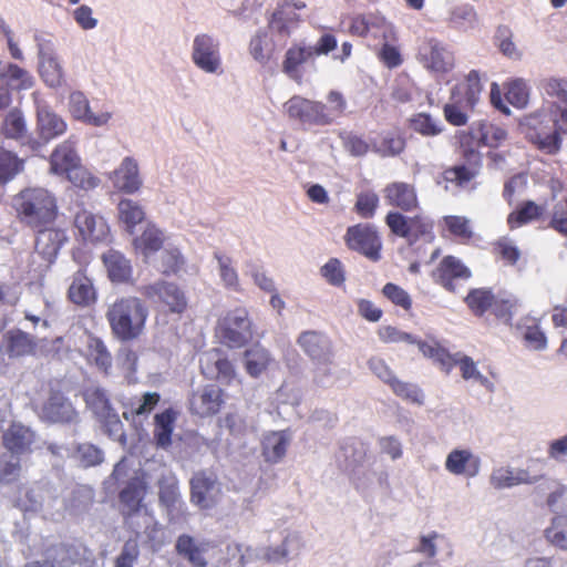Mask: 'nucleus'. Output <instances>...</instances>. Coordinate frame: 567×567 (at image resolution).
<instances>
[{
  "instance_id": "1",
  "label": "nucleus",
  "mask_w": 567,
  "mask_h": 567,
  "mask_svg": "<svg viewBox=\"0 0 567 567\" xmlns=\"http://www.w3.org/2000/svg\"><path fill=\"white\" fill-rule=\"evenodd\" d=\"M543 105L526 120L535 131L536 143L554 154L560 148V134L567 133V80L550 78L542 82Z\"/></svg>"
},
{
  "instance_id": "2",
  "label": "nucleus",
  "mask_w": 567,
  "mask_h": 567,
  "mask_svg": "<svg viewBox=\"0 0 567 567\" xmlns=\"http://www.w3.org/2000/svg\"><path fill=\"white\" fill-rule=\"evenodd\" d=\"M147 316V307L137 297L116 299L106 311L113 334L122 341L137 339L144 331Z\"/></svg>"
},
{
  "instance_id": "3",
  "label": "nucleus",
  "mask_w": 567,
  "mask_h": 567,
  "mask_svg": "<svg viewBox=\"0 0 567 567\" xmlns=\"http://www.w3.org/2000/svg\"><path fill=\"white\" fill-rule=\"evenodd\" d=\"M12 206L21 223L37 228L53 221L58 214L56 199L42 187H28L12 199Z\"/></svg>"
},
{
  "instance_id": "4",
  "label": "nucleus",
  "mask_w": 567,
  "mask_h": 567,
  "mask_svg": "<svg viewBox=\"0 0 567 567\" xmlns=\"http://www.w3.org/2000/svg\"><path fill=\"white\" fill-rule=\"evenodd\" d=\"M146 484L141 478H133L120 493L122 513L126 522L136 532L156 525L154 516L143 503Z\"/></svg>"
},
{
  "instance_id": "5",
  "label": "nucleus",
  "mask_w": 567,
  "mask_h": 567,
  "mask_svg": "<svg viewBox=\"0 0 567 567\" xmlns=\"http://www.w3.org/2000/svg\"><path fill=\"white\" fill-rule=\"evenodd\" d=\"M216 334L229 348H241L252 339V322L245 308H236L218 320Z\"/></svg>"
},
{
  "instance_id": "6",
  "label": "nucleus",
  "mask_w": 567,
  "mask_h": 567,
  "mask_svg": "<svg viewBox=\"0 0 567 567\" xmlns=\"http://www.w3.org/2000/svg\"><path fill=\"white\" fill-rule=\"evenodd\" d=\"M34 41L38 50L40 78L51 89L61 87L65 83V72L53 44L39 33L34 34Z\"/></svg>"
},
{
  "instance_id": "7",
  "label": "nucleus",
  "mask_w": 567,
  "mask_h": 567,
  "mask_svg": "<svg viewBox=\"0 0 567 567\" xmlns=\"http://www.w3.org/2000/svg\"><path fill=\"white\" fill-rule=\"evenodd\" d=\"M192 61L203 72L220 75L223 62L219 42L208 34H197L192 43Z\"/></svg>"
},
{
  "instance_id": "8",
  "label": "nucleus",
  "mask_w": 567,
  "mask_h": 567,
  "mask_svg": "<svg viewBox=\"0 0 567 567\" xmlns=\"http://www.w3.org/2000/svg\"><path fill=\"white\" fill-rule=\"evenodd\" d=\"M221 493L220 483L213 472L199 471L190 480V501L202 509L216 505Z\"/></svg>"
},
{
  "instance_id": "9",
  "label": "nucleus",
  "mask_w": 567,
  "mask_h": 567,
  "mask_svg": "<svg viewBox=\"0 0 567 567\" xmlns=\"http://www.w3.org/2000/svg\"><path fill=\"white\" fill-rule=\"evenodd\" d=\"M39 437L37 433L29 426L12 422L2 435L3 446L7 452L18 454L25 457L39 446Z\"/></svg>"
},
{
  "instance_id": "10",
  "label": "nucleus",
  "mask_w": 567,
  "mask_h": 567,
  "mask_svg": "<svg viewBox=\"0 0 567 567\" xmlns=\"http://www.w3.org/2000/svg\"><path fill=\"white\" fill-rule=\"evenodd\" d=\"M346 243L350 249L358 250L372 260H378L381 240L371 225H355L349 227Z\"/></svg>"
},
{
  "instance_id": "11",
  "label": "nucleus",
  "mask_w": 567,
  "mask_h": 567,
  "mask_svg": "<svg viewBox=\"0 0 567 567\" xmlns=\"http://www.w3.org/2000/svg\"><path fill=\"white\" fill-rule=\"evenodd\" d=\"M419 61L434 72H447L454 64V58L446 47L435 39H426L419 48Z\"/></svg>"
},
{
  "instance_id": "12",
  "label": "nucleus",
  "mask_w": 567,
  "mask_h": 567,
  "mask_svg": "<svg viewBox=\"0 0 567 567\" xmlns=\"http://www.w3.org/2000/svg\"><path fill=\"white\" fill-rule=\"evenodd\" d=\"M286 112L292 118L303 123L327 125L331 123V116L326 115V104L312 102L300 96H293L286 103Z\"/></svg>"
},
{
  "instance_id": "13",
  "label": "nucleus",
  "mask_w": 567,
  "mask_h": 567,
  "mask_svg": "<svg viewBox=\"0 0 567 567\" xmlns=\"http://www.w3.org/2000/svg\"><path fill=\"white\" fill-rule=\"evenodd\" d=\"M69 110L75 120L96 127L107 126L113 116V113L107 110L93 112L89 100L80 91L70 94Z\"/></svg>"
},
{
  "instance_id": "14",
  "label": "nucleus",
  "mask_w": 567,
  "mask_h": 567,
  "mask_svg": "<svg viewBox=\"0 0 567 567\" xmlns=\"http://www.w3.org/2000/svg\"><path fill=\"white\" fill-rule=\"evenodd\" d=\"M298 346L313 363L328 361L334 357L331 340L321 332L308 330L300 333Z\"/></svg>"
},
{
  "instance_id": "15",
  "label": "nucleus",
  "mask_w": 567,
  "mask_h": 567,
  "mask_svg": "<svg viewBox=\"0 0 567 567\" xmlns=\"http://www.w3.org/2000/svg\"><path fill=\"white\" fill-rule=\"evenodd\" d=\"M113 186L126 194L136 193L142 186L138 163L135 158L126 156L116 169L109 174Z\"/></svg>"
},
{
  "instance_id": "16",
  "label": "nucleus",
  "mask_w": 567,
  "mask_h": 567,
  "mask_svg": "<svg viewBox=\"0 0 567 567\" xmlns=\"http://www.w3.org/2000/svg\"><path fill=\"white\" fill-rule=\"evenodd\" d=\"M287 40H278L277 32L269 31L268 25L259 29L249 42V53L252 59L265 65L271 59L277 49L286 45Z\"/></svg>"
},
{
  "instance_id": "17",
  "label": "nucleus",
  "mask_w": 567,
  "mask_h": 567,
  "mask_svg": "<svg viewBox=\"0 0 567 567\" xmlns=\"http://www.w3.org/2000/svg\"><path fill=\"white\" fill-rule=\"evenodd\" d=\"M41 417L52 423L76 424L79 413L60 393H52L42 406Z\"/></svg>"
},
{
  "instance_id": "18",
  "label": "nucleus",
  "mask_w": 567,
  "mask_h": 567,
  "mask_svg": "<svg viewBox=\"0 0 567 567\" xmlns=\"http://www.w3.org/2000/svg\"><path fill=\"white\" fill-rule=\"evenodd\" d=\"M66 128V122L49 106L37 105V133L43 143L61 136Z\"/></svg>"
},
{
  "instance_id": "19",
  "label": "nucleus",
  "mask_w": 567,
  "mask_h": 567,
  "mask_svg": "<svg viewBox=\"0 0 567 567\" xmlns=\"http://www.w3.org/2000/svg\"><path fill=\"white\" fill-rule=\"evenodd\" d=\"M140 290L150 299L158 297V299L167 305L174 312H182L186 307V299L183 291L174 284L161 281L144 286Z\"/></svg>"
},
{
  "instance_id": "20",
  "label": "nucleus",
  "mask_w": 567,
  "mask_h": 567,
  "mask_svg": "<svg viewBox=\"0 0 567 567\" xmlns=\"http://www.w3.org/2000/svg\"><path fill=\"white\" fill-rule=\"evenodd\" d=\"M74 226L84 240L100 241L107 235V226L101 216L81 208L75 213Z\"/></svg>"
},
{
  "instance_id": "21",
  "label": "nucleus",
  "mask_w": 567,
  "mask_h": 567,
  "mask_svg": "<svg viewBox=\"0 0 567 567\" xmlns=\"http://www.w3.org/2000/svg\"><path fill=\"white\" fill-rule=\"evenodd\" d=\"M75 141L70 137L56 145L50 155L51 174L66 175L81 162V158L75 150Z\"/></svg>"
},
{
  "instance_id": "22",
  "label": "nucleus",
  "mask_w": 567,
  "mask_h": 567,
  "mask_svg": "<svg viewBox=\"0 0 567 567\" xmlns=\"http://www.w3.org/2000/svg\"><path fill=\"white\" fill-rule=\"evenodd\" d=\"M444 465L453 475L473 477L478 473L480 460L468 449H454L447 454Z\"/></svg>"
},
{
  "instance_id": "23",
  "label": "nucleus",
  "mask_w": 567,
  "mask_h": 567,
  "mask_svg": "<svg viewBox=\"0 0 567 567\" xmlns=\"http://www.w3.org/2000/svg\"><path fill=\"white\" fill-rule=\"evenodd\" d=\"M292 0H285L271 14L268 21V28L271 32H277L278 40H288L296 28L299 16L291 7Z\"/></svg>"
},
{
  "instance_id": "24",
  "label": "nucleus",
  "mask_w": 567,
  "mask_h": 567,
  "mask_svg": "<svg viewBox=\"0 0 567 567\" xmlns=\"http://www.w3.org/2000/svg\"><path fill=\"white\" fill-rule=\"evenodd\" d=\"M68 241L62 229L47 228L40 230L35 238V251L48 262L52 264L61 247Z\"/></svg>"
},
{
  "instance_id": "25",
  "label": "nucleus",
  "mask_w": 567,
  "mask_h": 567,
  "mask_svg": "<svg viewBox=\"0 0 567 567\" xmlns=\"http://www.w3.org/2000/svg\"><path fill=\"white\" fill-rule=\"evenodd\" d=\"M385 202L402 210L409 212L417 206V196L413 185L404 182H393L383 189Z\"/></svg>"
},
{
  "instance_id": "26",
  "label": "nucleus",
  "mask_w": 567,
  "mask_h": 567,
  "mask_svg": "<svg viewBox=\"0 0 567 567\" xmlns=\"http://www.w3.org/2000/svg\"><path fill=\"white\" fill-rule=\"evenodd\" d=\"M223 404L221 390L216 385H207L194 393L190 399V410L200 416L217 413Z\"/></svg>"
},
{
  "instance_id": "27",
  "label": "nucleus",
  "mask_w": 567,
  "mask_h": 567,
  "mask_svg": "<svg viewBox=\"0 0 567 567\" xmlns=\"http://www.w3.org/2000/svg\"><path fill=\"white\" fill-rule=\"evenodd\" d=\"M291 442L289 431L268 432L261 441V454L265 461L276 464L286 455L287 449Z\"/></svg>"
},
{
  "instance_id": "28",
  "label": "nucleus",
  "mask_w": 567,
  "mask_h": 567,
  "mask_svg": "<svg viewBox=\"0 0 567 567\" xmlns=\"http://www.w3.org/2000/svg\"><path fill=\"white\" fill-rule=\"evenodd\" d=\"M538 480V476H532L526 470L511 467L495 468L489 476L491 485L497 489L511 488L520 484H535Z\"/></svg>"
},
{
  "instance_id": "29",
  "label": "nucleus",
  "mask_w": 567,
  "mask_h": 567,
  "mask_svg": "<svg viewBox=\"0 0 567 567\" xmlns=\"http://www.w3.org/2000/svg\"><path fill=\"white\" fill-rule=\"evenodd\" d=\"M0 134L21 144L29 140L28 124L20 109L13 107L4 115L0 124Z\"/></svg>"
},
{
  "instance_id": "30",
  "label": "nucleus",
  "mask_w": 567,
  "mask_h": 567,
  "mask_svg": "<svg viewBox=\"0 0 567 567\" xmlns=\"http://www.w3.org/2000/svg\"><path fill=\"white\" fill-rule=\"evenodd\" d=\"M470 276V270L452 256L445 257L434 272L435 280L451 292L456 290L454 279H467Z\"/></svg>"
},
{
  "instance_id": "31",
  "label": "nucleus",
  "mask_w": 567,
  "mask_h": 567,
  "mask_svg": "<svg viewBox=\"0 0 567 567\" xmlns=\"http://www.w3.org/2000/svg\"><path fill=\"white\" fill-rule=\"evenodd\" d=\"M109 278L113 282H127L133 274L131 261L120 251L110 249L102 256Z\"/></svg>"
},
{
  "instance_id": "32",
  "label": "nucleus",
  "mask_w": 567,
  "mask_h": 567,
  "mask_svg": "<svg viewBox=\"0 0 567 567\" xmlns=\"http://www.w3.org/2000/svg\"><path fill=\"white\" fill-rule=\"evenodd\" d=\"M178 555L186 558L195 567H206L204 555L209 549V543L199 542L188 535H181L176 542Z\"/></svg>"
},
{
  "instance_id": "33",
  "label": "nucleus",
  "mask_w": 567,
  "mask_h": 567,
  "mask_svg": "<svg viewBox=\"0 0 567 567\" xmlns=\"http://www.w3.org/2000/svg\"><path fill=\"white\" fill-rule=\"evenodd\" d=\"M0 80L9 90L25 91L34 84L33 76L25 69L13 63L0 61Z\"/></svg>"
},
{
  "instance_id": "34",
  "label": "nucleus",
  "mask_w": 567,
  "mask_h": 567,
  "mask_svg": "<svg viewBox=\"0 0 567 567\" xmlns=\"http://www.w3.org/2000/svg\"><path fill=\"white\" fill-rule=\"evenodd\" d=\"M34 349V339L22 330H10L3 336V350L10 358L31 354Z\"/></svg>"
},
{
  "instance_id": "35",
  "label": "nucleus",
  "mask_w": 567,
  "mask_h": 567,
  "mask_svg": "<svg viewBox=\"0 0 567 567\" xmlns=\"http://www.w3.org/2000/svg\"><path fill=\"white\" fill-rule=\"evenodd\" d=\"M27 457L4 452L0 454V483L13 484L27 472Z\"/></svg>"
},
{
  "instance_id": "36",
  "label": "nucleus",
  "mask_w": 567,
  "mask_h": 567,
  "mask_svg": "<svg viewBox=\"0 0 567 567\" xmlns=\"http://www.w3.org/2000/svg\"><path fill=\"white\" fill-rule=\"evenodd\" d=\"M69 298L79 306H89L95 300V290L92 281L82 270L76 271L72 277Z\"/></svg>"
},
{
  "instance_id": "37",
  "label": "nucleus",
  "mask_w": 567,
  "mask_h": 567,
  "mask_svg": "<svg viewBox=\"0 0 567 567\" xmlns=\"http://www.w3.org/2000/svg\"><path fill=\"white\" fill-rule=\"evenodd\" d=\"M83 399L86 408L94 414L99 420L115 412L114 408L110 402L109 394L100 386H89L83 392Z\"/></svg>"
},
{
  "instance_id": "38",
  "label": "nucleus",
  "mask_w": 567,
  "mask_h": 567,
  "mask_svg": "<svg viewBox=\"0 0 567 567\" xmlns=\"http://www.w3.org/2000/svg\"><path fill=\"white\" fill-rule=\"evenodd\" d=\"M165 236L155 225L148 224L141 236L133 240L136 251L141 252L145 258L159 250L164 244Z\"/></svg>"
},
{
  "instance_id": "39",
  "label": "nucleus",
  "mask_w": 567,
  "mask_h": 567,
  "mask_svg": "<svg viewBox=\"0 0 567 567\" xmlns=\"http://www.w3.org/2000/svg\"><path fill=\"white\" fill-rule=\"evenodd\" d=\"M158 470L159 502L166 507H174L179 499L176 480L165 466L158 464Z\"/></svg>"
},
{
  "instance_id": "40",
  "label": "nucleus",
  "mask_w": 567,
  "mask_h": 567,
  "mask_svg": "<svg viewBox=\"0 0 567 567\" xmlns=\"http://www.w3.org/2000/svg\"><path fill=\"white\" fill-rule=\"evenodd\" d=\"M175 420L176 413L171 409L155 415L154 437L158 446L166 449L171 445Z\"/></svg>"
},
{
  "instance_id": "41",
  "label": "nucleus",
  "mask_w": 567,
  "mask_h": 567,
  "mask_svg": "<svg viewBox=\"0 0 567 567\" xmlns=\"http://www.w3.org/2000/svg\"><path fill=\"white\" fill-rule=\"evenodd\" d=\"M79 558L78 550L64 544L54 545L45 553V564L49 567H71Z\"/></svg>"
},
{
  "instance_id": "42",
  "label": "nucleus",
  "mask_w": 567,
  "mask_h": 567,
  "mask_svg": "<svg viewBox=\"0 0 567 567\" xmlns=\"http://www.w3.org/2000/svg\"><path fill=\"white\" fill-rule=\"evenodd\" d=\"M453 365L460 367L462 378L464 380L481 384L486 388L491 385L488 379L480 372L476 363L473 361L472 358L460 352L452 354V367Z\"/></svg>"
},
{
  "instance_id": "43",
  "label": "nucleus",
  "mask_w": 567,
  "mask_h": 567,
  "mask_svg": "<svg viewBox=\"0 0 567 567\" xmlns=\"http://www.w3.org/2000/svg\"><path fill=\"white\" fill-rule=\"evenodd\" d=\"M118 219L125 229L132 234L133 228L140 224L145 216L141 205L132 199H122L117 205Z\"/></svg>"
},
{
  "instance_id": "44",
  "label": "nucleus",
  "mask_w": 567,
  "mask_h": 567,
  "mask_svg": "<svg viewBox=\"0 0 567 567\" xmlns=\"http://www.w3.org/2000/svg\"><path fill=\"white\" fill-rule=\"evenodd\" d=\"M462 87H454L451 92V102L444 106V116L447 122L455 126L464 125L467 122L466 106L463 97H458Z\"/></svg>"
},
{
  "instance_id": "45",
  "label": "nucleus",
  "mask_w": 567,
  "mask_h": 567,
  "mask_svg": "<svg viewBox=\"0 0 567 567\" xmlns=\"http://www.w3.org/2000/svg\"><path fill=\"white\" fill-rule=\"evenodd\" d=\"M269 352L260 347H255L245 352V367L249 375L259 377L271 363Z\"/></svg>"
},
{
  "instance_id": "46",
  "label": "nucleus",
  "mask_w": 567,
  "mask_h": 567,
  "mask_svg": "<svg viewBox=\"0 0 567 567\" xmlns=\"http://www.w3.org/2000/svg\"><path fill=\"white\" fill-rule=\"evenodd\" d=\"M23 159L14 153L0 148V185L12 181L23 169Z\"/></svg>"
},
{
  "instance_id": "47",
  "label": "nucleus",
  "mask_w": 567,
  "mask_h": 567,
  "mask_svg": "<svg viewBox=\"0 0 567 567\" xmlns=\"http://www.w3.org/2000/svg\"><path fill=\"white\" fill-rule=\"evenodd\" d=\"M87 357L100 370L107 373L112 365V357L102 340L95 337L89 338Z\"/></svg>"
},
{
  "instance_id": "48",
  "label": "nucleus",
  "mask_w": 567,
  "mask_h": 567,
  "mask_svg": "<svg viewBox=\"0 0 567 567\" xmlns=\"http://www.w3.org/2000/svg\"><path fill=\"white\" fill-rule=\"evenodd\" d=\"M214 258L217 261L218 272L223 285L235 291L240 290L238 274L233 266V261L229 257L216 251Z\"/></svg>"
},
{
  "instance_id": "49",
  "label": "nucleus",
  "mask_w": 567,
  "mask_h": 567,
  "mask_svg": "<svg viewBox=\"0 0 567 567\" xmlns=\"http://www.w3.org/2000/svg\"><path fill=\"white\" fill-rule=\"evenodd\" d=\"M410 126L413 131L423 136H436L443 131L441 120L432 117L426 113H419L410 120Z\"/></svg>"
},
{
  "instance_id": "50",
  "label": "nucleus",
  "mask_w": 567,
  "mask_h": 567,
  "mask_svg": "<svg viewBox=\"0 0 567 567\" xmlns=\"http://www.w3.org/2000/svg\"><path fill=\"white\" fill-rule=\"evenodd\" d=\"M545 536L554 546L567 550V515L555 517L546 528Z\"/></svg>"
},
{
  "instance_id": "51",
  "label": "nucleus",
  "mask_w": 567,
  "mask_h": 567,
  "mask_svg": "<svg viewBox=\"0 0 567 567\" xmlns=\"http://www.w3.org/2000/svg\"><path fill=\"white\" fill-rule=\"evenodd\" d=\"M455 87H462L458 97H463L466 106L474 107L476 105L482 92V84L476 71L468 73L466 83L456 85Z\"/></svg>"
},
{
  "instance_id": "52",
  "label": "nucleus",
  "mask_w": 567,
  "mask_h": 567,
  "mask_svg": "<svg viewBox=\"0 0 567 567\" xmlns=\"http://www.w3.org/2000/svg\"><path fill=\"white\" fill-rule=\"evenodd\" d=\"M424 357L433 359L442 369L449 372L452 369V354L436 343H427L423 341L415 342Z\"/></svg>"
},
{
  "instance_id": "53",
  "label": "nucleus",
  "mask_w": 567,
  "mask_h": 567,
  "mask_svg": "<svg viewBox=\"0 0 567 567\" xmlns=\"http://www.w3.org/2000/svg\"><path fill=\"white\" fill-rule=\"evenodd\" d=\"M465 301L475 315H483L494 303V296L487 289H473L466 296Z\"/></svg>"
},
{
  "instance_id": "54",
  "label": "nucleus",
  "mask_w": 567,
  "mask_h": 567,
  "mask_svg": "<svg viewBox=\"0 0 567 567\" xmlns=\"http://www.w3.org/2000/svg\"><path fill=\"white\" fill-rule=\"evenodd\" d=\"M542 213V208L534 202H526L520 208L508 216V224L512 228L520 227L534 219Z\"/></svg>"
},
{
  "instance_id": "55",
  "label": "nucleus",
  "mask_w": 567,
  "mask_h": 567,
  "mask_svg": "<svg viewBox=\"0 0 567 567\" xmlns=\"http://www.w3.org/2000/svg\"><path fill=\"white\" fill-rule=\"evenodd\" d=\"M68 179L75 186L85 190L93 189L99 186L100 179L92 175L81 162L72 168L66 175Z\"/></svg>"
},
{
  "instance_id": "56",
  "label": "nucleus",
  "mask_w": 567,
  "mask_h": 567,
  "mask_svg": "<svg viewBox=\"0 0 567 567\" xmlns=\"http://www.w3.org/2000/svg\"><path fill=\"white\" fill-rule=\"evenodd\" d=\"M228 553L233 558L238 559V565L241 567L256 560H264L261 547L254 548L244 544H234L228 546Z\"/></svg>"
},
{
  "instance_id": "57",
  "label": "nucleus",
  "mask_w": 567,
  "mask_h": 567,
  "mask_svg": "<svg viewBox=\"0 0 567 567\" xmlns=\"http://www.w3.org/2000/svg\"><path fill=\"white\" fill-rule=\"evenodd\" d=\"M313 364V381L321 386L331 385L337 379V364L334 363V357H330L328 361L317 362Z\"/></svg>"
},
{
  "instance_id": "58",
  "label": "nucleus",
  "mask_w": 567,
  "mask_h": 567,
  "mask_svg": "<svg viewBox=\"0 0 567 567\" xmlns=\"http://www.w3.org/2000/svg\"><path fill=\"white\" fill-rule=\"evenodd\" d=\"M43 495L39 486H31L24 489L17 501V506L24 512H37L41 508Z\"/></svg>"
},
{
  "instance_id": "59",
  "label": "nucleus",
  "mask_w": 567,
  "mask_h": 567,
  "mask_svg": "<svg viewBox=\"0 0 567 567\" xmlns=\"http://www.w3.org/2000/svg\"><path fill=\"white\" fill-rule=\"evenodd\" d=\"M476 12L471 6H460L456 7L450 17V21L454 28L461 30H467L475 25L476 23Z\"/></svg>"
},
{
  "instance_id": "60",
  "label": "nucleus",
  "mask_w": 567,
  "mask_h": 567,
  "mask_svg": "<svg viewBox=\"0 0 567 567\" xmlns=\"http://www.w3.org/2000/svg\"><path fill=\"white\" fill-rule=\"evenodd\" d=\"M529 91L524 80L512 81L506 91V100L514 106L524 107L528 102Z\"/></svg>"
},
{
  "instance_id": "61",
  "label": "nucleus",
  "mask_w": 567,
  "mask_h": 567,
  "mask_svg": "<svg viewBox=\"0 0 567 567\" xmlns=\"http://www.w3.org/2000/svg\"><path fill=\"white\" fill-rule=\"evenodd\" d=\"M140 556L138 542L135 538L127 539L115 559V567H133Z\"/></svg>"
},
{
  "instance_id": "62",
  "label": "nucleus",
  "mask_w": 567,
  "mask_h": 567,
  "mask_svg": "<svg viewBox=\"0 0 567 567\" xmlns=\"http://www.w3.org/2000/svg\"><path fill=\"white\" fill-rule=\"evenodd\" d=\"M224 426L235 437H241L254 429L246 417L240 413H229L224 419Z\"/></svg>"
},
{
  "instance_id": "63",
  "label": "nucleus",
  "mask_w": 567,
  "mask_h": 567,
  "mask_svg": "<svg viewBox=\"0 0 567 567\" xmlns=\"http://www.w3.org/2000/svg\"><path fill=\"white\" fill-rule=\"evenodd\" d=\"M312 58L309 47L291 48L286 53L284 61V71L291 74L296 71L297 66L308 59Z\"/></svg>"
},
{
  "instance_id": "64",
  "label": "nucleus",
  "mask_w": 567,
  "mask_h": 567,
  "mask_svg": "<svg viewBox=\"0 0 567 567\" xmlns=\"http://www.w3.org/2000/svg\"><path fill=\"white\" fill-rule=\"evenodd\" d=\"M496 44L504 55L511 59H518L520 56L519 51L512 41V32L506 27H499L497 29Z\"/></svg>"
}]
</instances>
